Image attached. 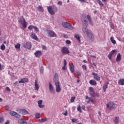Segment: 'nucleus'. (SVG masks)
<instances>
[{"mask_svg":"<svg viewBox=\"0 0 124 124\" xmlns=\"http://www.w3.org/2000/svg\"><path fill=\"white\" fill-rule=\"evenodd\" d=\"M47 10L49 13L51 15H54L58 11V8L56 6H49L47 7Z\"/></svg>","mask_w":124,"mask_h":124,"instance_id":"obj_1","label":"nucleus"},{"mask_svg":"<svg viewBox=\"0 0 124 124\" xmlns=\"http://www.w3.org/2000/svg\"><path fill=\"white\" fill-rule=\"evenodd\" d=\"M62 26L63 28H65V29H68V30H74V27L73 26L68 22H63L62 23Z\"/></svg>","mask_w":124,"mask_h":124,"instance_id":"obj_2","label":"nucleus"},{"mask_svg":"<svg viewBox=\"0 0 124 124\" xmlns=\"http://www.w3.org/2000/svg\"><path fill=\"white\" fill-rule=\"evenodd\" d=\"M21 18L22 19L18 20V22H19V23H21V24L22 25L23 28H24V29H26L27 22L26 21V20L24 18V16H22Z\"/></svg>","mask_w":124,"mask_h":124,"instance_id":"obj_3","label":"nucleus"},{"mask_svg":"<svg viewBox=\"0 0 124 124\" xmlns=\"http://www.w3.org/2000/svg\"><path fill=\"white\" fill-rule=\"evenodd\" d=\"M107 108H108L109 110H111L112 109H115V107L114 105V104L113 103V102H109L107 104Z\"/></svg>","mask_w":124,"mask_h":124,"instance_id":"obj_4","label":"nucleus"},{"mask_svg":"<svg viewBox=\"0 0 124 124\" xmlns=\"http://www.w3.org/2000/svg\"><path fill=\"white\" fill-rule=\"evenodd\" d=\"M61 52L63 55H68L70 53L68 48L66 46H64L61 49Z\"/></svg>","mask_w":124,"mask_h":124,"instance_id":"obj_5","label":"nucleus"},{"mask_svg":"<svg viewBox=\"0 0 124 124\" xmlns=\"http://www.w3.org/2000/svg\"><path fill=\"white\" fill-rule=\"evenodd\" d=\"M24 48L27 49H30L31 47V44L30 42H27L25 44L23 45Z\"/></svg>","mask_w":124,"mask_h":124,"instance_id":"obj_6","label":"nucleus"},{"mask_svg":"<svg viewBox=\"0 0 124 124\" xmlns=\"http://www.w3.org/2000/svg\"><path fill=\"white\" fill-rule=\"evenodd\" d=\"M89 94L92 96V97L94 96L95 92L94 90L93 89V87H89Z\"/></svg>","mask_w":124,"mask_h":124,"instance_id":"obj_7","label":"nucleus"},{"mask_svg":"<svg viewBox=\"0 0 124 124\" xmlns=\"http://www.w3.org/2000/svg\"><path fill=\"white\" fill-rule=\"evenodd\" d=\"M55 85L56 86V91L57 93H60L61 91V88L60 87L59 82H55Z\"/></svg>","mask_w":124,"mask_h":124,"instance_id":"obj_8","label":"nucleus"},{"mask_svg":"<svg viewBox=\"0 0 124 124\" xmlns=\"http://www.w3.org/2000/svg\"><path fill=\"white\" fill-rule=\"evenodd\" d=\"M92 75L93 76V78L94 80L97 81H99L100 80V77L98 76L97 73H92Z\"/></svg>","mask_w":124,"mask_h":124,"instance_id":"obj_9","label":"nucleus"},{"mask_svg":"<svg viewBox=\"0 0 124 124\" xmlns=\"http://www.w3.org/2000/svg\"><path fill=\"white\" fill-rule=\"evenodd\" d=\"M43 55L42 52L40 50H37L35 53H34V55L35 57L39 58L41 56H42Z\"/></svg>","mask_w":124,"mask_h":124,"instance_id":"obj_10","label":"nucleus"},{"mask_svg":"<svg viewBox=\"0 0 124 124\" xmlns=\"http://www.w3.org/2000/svg\"><path fill=\"white\" fill-rule=\"evenodd\" d=\"M49 91L52 94L55 93V90L54 89V88L52 86V85L51 84V82H49Z\"/></svg>","mask_w":124,"mask_h":124,"instance_id":"obj_11","label":"nucleus"},{"mask_svg":"<svg viewBox=\"0 0 124 124\" xmlns=\"http://www.w3.org/2000/svg\"><path fill=\"white\" fill-rule=\"evenodd\" d=\"M28 29L30 31H32V30H33V29H34V30L35 31H39L38 28L37 27L34 26H32V25H30L28 27Z\"/></svg>","mask_w":124,"mask_h":124,"instance_id":"obj_12","label":"nucleus"},{"mask_svg":"<svg viewBox=\"0 0 124 124\" xmlns=\"http://www.w3.org/2000/svg\"><path fill=\"white\" fill-rule=\"evenodd\" d=\"M87 34L88 36H89V37L90 38L91 40H92V41H94V38L92 32H87Z\"/></svg>","mask_w":124,"mask_h":124,"instance_id":"obj_13","label":"nucleus"},{"mask_svg":"<svg viewBox=\"0 0 124 124\" xmlns=\"http://www.w3.org/2000/svg\"><path fill=\"white\" fill-rule=\"evenodd\" d=\"M117 51V50L116 49H114V50H113L111 51L110 53H109V54H108V58L109 60H111V58H112V56L113 55H114L116 52Z\"/></svg>","mask_w":124,"mask_h":124,"instance_id":"obj_14","label":"nucleus"},{"mask_svg":"<svg viewBox=\"0 0 124 124\" xmlns=\"http://www.w3.org/2000/svg\"><path fill=\"white\" fill-rule=\"evenodd\" d=\"M54 82L55 83L58 82L59 83V76L57 73H55L54 75V78H53Z\"/></svg>","mask_w":124,"mask_h":124,"instance_id":"obj_15","label":"nucleus"},{"mask_svg":"<svg viewBox=\"0 0 124 124\" xmlns=\"http://www.w3.org/2000/svg\"><path fill=\"white\" fill-rule=\"evenodd\" d=\"M29 81V79L27 78H21L20 80L19 81V83H26Z\"/></svg>","mask_w":124,"mask_h":124,"instance_id":"obj_16","label":"nucleus"},{"mask_svg":"<svg viewBox=\"0 0 124 124\" xmlns=\"http://www.w3.org/2000/svg\"><path fill=\"white\" fill-rule=\"evenodd\" d=\"M87 20H88V22L91 26H93V22L92 21V18L89 15H87L86 16Z\"/></svg>","mask_w":124,"mask_h":124,"instance_id":"obj_17","label":"nucleus"},{"mask_svg":"<svg viewBox=\"0 0 124 124\" xmlns=\"http://www.w3.org/2000/svg\"><path fill=\"white\" fill-rule=\"evenodd\" d=\"M89 83L92 86H96L97 85V82L93 79H91L89 81Z\"/></svg>","mask_w":124,"mask_h":124,"instance_id":"obj_18","label":"nucleus"},{"mask_svg":"<svg viewBox=\"0 0 124 124\" xmlns=\"http://www.w3.org/2000/svg\"><path fill=\"white\" fill-rule=\"evenodd\" d=\"M118 84L120 86H124V78H121L118 80Z\"/></svg>","mask_w":124,"mask_h":124,"instance_id":"obj_19","label":"nucleus"},{"mask_svg":"<svg viewBox=\"0 0 124 124\" xmlns=\"http://www.w3.org/2000/svg\"><path fill=\"white\" fill-rule=\"evenodd\" d=\"M121 59H122V57H121V53H118L116 59V62H119L121 61Z\"/></svg>","mask_w":124,"mask_h":124,"instance_id":"obj_20","label":"nucleus"},{"mask_svg":"<svg viewBox=\"0 0 124 124\" xmlns=\"http://www.w3.org/2000/svg\"><path fill=\"white\" fill-rule=\"evenodd\" d=\"M75 37L77 39L78 42L80 43L81 42L80 37L78 34H75Z\"/></svg>","mask_w":124,"mask_h":124,"instance_id":"obj_21","label":"nucleus"},{"mask_svg":"<svg viewBox=\"0 0 124 124\" xmlns=\"http://www.w3.org/2000/svg\"><path fill=\"white\" fill-rule=\"evenodd\" d=\"M31 37L32 39H34V40H37L38 39L37 37L35 35V34L33 32H32L31 35Z\"/></svg>","mask_w":124,"mask_h":124,"instance_id":"obj_22","label":"nucleus"},{"mask_svg":"<svg viewBox=\"0 0 124 124\" xmlns=\"http://www.w3.org/2000/svg\"><path fill=\"white\" fill-rule=\"evenodd\" d=\"M39 88V86L38 84L37 80L35 79V90H38Z\"/></svg>","mask_w":124,"mask_h":124,"instance_id":"obj_23","label":"nucleus"},{"mask_svg":"<svg viewBox=\"0 0 124 124\" xmlns=\"http://www.w3.org/2000/svg\"><path fill=\"white\" fill-rule=\"evenodd\" d=\"M55 33L53 31H50L48 32V36L50 37H54L55 36Z\"/></svg>","mask_w":124,"mask_h":124,"instance_id":"obj_24","label":"nucleus"},{"mask_svg":"<svg viewBox=\"0 0 124 124\" xmlns=\"http://www.w3.org/2000/svg\"><path fill=\"white\" fill-rule=\"evenodd\" d=\"M28 113H29V112L25 109H23L22 110L21 114H22V115H27V114H28Z\"/></svg>","mask_w":124,"mask_h":124,"instance_id":"obj_25","label":"nucleus"},{"mask_svg":"<svg viewBox=\"0 0 124 124\" xmlns=\"http://www.w3.org/2000/svg\"><path fill=\"white\" fill-rule=\"evenodd\" d=\"M108 83L106 84H104L103 87V90L104 92H106L107 89L108 88Z\"/></svg>","mask_w":124,"mask_h":124,"instance_id":"obj_26","label":"nucleus"},{"mask_svg":"<svg viewBox=\"0 0 124 124\" xmlns=\"http://www.w3.org/2000/svg\"><path fill=\"white\" fill-rule=\"evenodd\" d=\"M9 113H10V115L14 117H15V115L16 114V112L14 111H11Z\"/></svg>","mask_w":124,"mask_h":124,"instance_id":"obj_27","label":"nucleus"},{"mask_svg":"<svg viewBox=\"0 0 124 124\" xmlns=\"http://www.w3.org/2000/svg\"><path fill=\"white\" fill-rule=\"evenodd\" d=\"M110 41H111V42H112V43L113 44H116V41L114 39V37L113 36L111 37L110 38Z\"/></svg>","mask_w":124,"mask_h":124,"instance_id":"obj_28","label":"nucleus"},{"mask_svg":"<svg viewBox=\"0 0 124 124\" xmlns=\"http://www.w3.org/2000/svg\"><path fill=\"white\" fill-rule=\"evenodd\" d=\"M114 122L115 123V124H117L119 123V117H118L117 116L115 117V119L114 120Z\"/></svg>","mask_w":124,"mask_h":124,"instance_id":"obj_29","label":"nucleus"},{"mask_svg":"<svg viewBox=\"0 0 124 124\" xmlns=\"http://www.w3.org/2000/svg\"><path fill=\"white\" fill-rule=\"evenodd\" d=\"M77 110H78V111L79 112H80V113L82 112V110H81V106H80V105H78V106Z\"/></svg>","mask_w":124,"mask_h":124,"instance_id":"obj_30","label":"nucleus"},{"mask_svg":"<svg viewBox=\"0 0 124 124\" xmlns=\"http://www.w3.org/2000/svg\"><path fill=\"white\" fill-rule=\"evenodd\" d=\"M0 49L1 50H5V46L4 44H2L0 46Z\"/></svg>","mask_w":124,"mask_h":124,"instance_id":"obj_31","label":"nucleus"},{"mask_svg":"<svg viewBox=\"0 0 124 124\" xmlns=\"http://www.w3.org/2000/svg\"><path fill=\"white\" fill-rule=\"evenodd\" d=\"M70 69L72 73L74 72V65L70 66Z\"/></svg>","mask_w":124,"mask_h":124,"instance_id":"obj_32","label":"nucleus"},{"mask_svg":"<svg viewBox=\"0 0 124 124\" xmlns=\"http://www.w3.org/2000/svg\"><path fill=\"white\" fill-rule=\"evenodd\" d=\"M21 47V44L19 43H17L16 46H15V48L16 49H19L20 47Z\"/></svg>","mask_w":124,"mask_h":124,"instance_id":"obj_33","label":"nucleus"},{"mask_svg":"<svg viewBox=\"0 0 124 124\" xmlns=\"http://www.w3.org/2000/svg\"><path fill=\"white\" fill-rule=\"evenodd\" d=\"M38 9L39 10L40 12H43L44 9L41 6H39Z\"/></svg>","mask_w":124,"mask_h":124,"instance_id":"obj_34","label":"nucleus"},{"mask_svg":"<svg viewBox=\"0 0 124 124\" xmlns=\"http://www.w3.org/2000/svg\"><path fill=\"white\" fill-rule=\"evenodd\" d=\"M24 122V119H20L18 121V123L19 124H21L22 123H23Z\"/></svg>","mask_w":124,"mask_h":124,"instance_id":"obj_35","label":"nucleus"},{"mask_svg":"<svg viewBox=\"0 0 124 124\" xmlns=\"http://www.w3.org/2000/svg\"><path fill=\"white\" fill-rule=\"evenodd\" d=\"M15 117L17 118H20L21 117V115L16 112V114Z\"/></svg>","mask_w":124,"mask_h":124,"instance_id":"obj_36","label":"nucleus"},{"mask_svg":"<svg viewBox=\"0 0 124 124\" xmlns=\"http://www.w3.org/2000/svg\"><path fill=\"white\" fill-rule=\"evenodd\" d=\"M41 115L40 113H36L35 114V117L37 119H39L40 118Z\"/></svg>","mask_w":124,"mask_h":124,"instance_id":"obj_37","label":"nucleus"},{"mask_svg":"<svg viewBox=\"0 0 124 124\" xmlns=\"http://www.w3.org/2000/svg\"><path fill=\"white\" fill-rule=\"evenodd\" d=\"M4 121V119H3V117H2V116H0V123L2 124Z\"/></svg>","mask_w":124,"mask_h":124,"instance_id":"obj_38","label":"nucleus"},{"mask_svg":"<svg viewBox=\"0 0 124 124\" xmlns=\"http://www.w3.org/2000/svg\"><path fill=\"white\" fill-rule=\"evenodd\" d=\"M94 96H93V97H92V98H94V97H100V96H99V95L98 94V93H94Z\"/></svg>","mask_w":124,"mask_h":124,"instance_id":"obj_39","label":"nucleus"},{"mask_svg":"<svg viewBox=\"0 0 124 124\" xmlns=\"http://www.w3.org/2000/svg\"><path fill=\"white\" fill-rule=\"evenodd\" d=\"M97 2L101 6H103L104 5L100 0H97Z\"/></svg>","mask_w":124,"mask_h":124,"instance_id":"obj_40","label":"nucleus"},{"mask_svg":"<svg viewBox=\"0 0 124 124\" xmlns=\"http://www.w3.org/2000/svg\"><path fill=\"white\" fill-rule=\"evenodd\" d=\"M75 98H76V97L75 96L72 97L71 99H70L71 102V103H74V101L75 100Z\"/></svg>","mask_w":124,"mask_h":124,"instance_id":"obj_41","label":"nucleus"},{"mask_svg":"<svg viewBox=\"0 0 124 124\" xmlns=\"http://www.w3.org/2000/svg\"><path fill=\"white\" fill-rule=\"evenodd\" d=\"M22 109H20V108H17L16 109V111L18 112V113H20V114H22Z\"/></svg>","mask_w":124,"mask_h":124,"instance_id":"obj_42","label":"nucleus"},{"mask_svg":"<svg viewBox=\"0 0 124 124\" xmlns=\"http://www.w3.org/2000/svg\"><path fill=\"white\" fill-rule=\"evenodd\" d=\"M46 121H47V119H41V120H40V122H41V123H44V122H46Z\"/></svg>","mask_w":124,"mask_h":124,"instance_id":"obj_43","label":"nucleus"},{"mask_svg":"<svg viewBox=\"0 0 124 124\" xmlns=\"http://www.w3.org/2000/svg\"><path fill=\"white\" fill-rule=\"evenodd\" d=\"M63 115L66 116L68 114V111L67 110H66L65 112L63 113Z\"/></svg>","mask_w":124,"mask_h":124,"instance_id":"obj_44","label":"nucleus"},{"mask_svg":"<svg viewBox=\"0 0 124 124\" xmlns=\"http://www.w3.org/2000/svg\"><path fill=\"white\" fill-rule=\"evenodd\" d=\"M38 107L40 108H43L44 107V105L40 104V105H38Z\"/></svg>","mask_w":124,"mask_h":124,"instance_id":"obj_45","label":"nucleus"},{"mask_svg":"<svg viewBox=\"0 0 124 124\" xmlns=\"http://www.w3.org/2000/svg\"><path fill=\"white\" fill-rule=\"evenodd\" d=\"M42 100H40L38 101V105H41L42 104Z\"/></svg>","mask_w":124,"mask_h":124,"instance_id":"obj_46","label":"nucleus"},{"mask_svg":"<svg viewBox=\"0 0 124 124\" xmlns=\"http://www.w3.org/2000/svg\"><path fill=\"white\" fill-rule=\"evenodd\" d=\"M43 71H44V67L43 66H41L40 69L41 73H43Z\"/></svg>","mask_w":124,"mask_h":124,"instance_id":"obj_47","label":"nucleus"},{"mask_svg":"<svg viewBox=\"0 0 124 124\" xmlns=\"http://www.w3.org/2000/svg\"><path fill=\"white\" fill-rule=\"evenodd\" d=\"M42 49H43V50H46V46H43Z\"/></svg>","mask_w":124,"mask_h":124,"instance_id":"obj_48","label":"nucleus"},{"mask_svg":"<svg viewBox=\"0 0 124 124\" xmlns=\"http://www.w3.org/2000/svg\"><path fill=\"white\" fill-rule=\"evenodd\" d=\"M71 41L69 40H66V44H70Z\"/></svg>","mask_w":124,"mask_h":124,"instance_id":"obj_49","label":"nucleus"},{"mask_svg":"<svg viewBox=\"0 0 124 124\" xmlns=\"http://www.w3.org/2000/svg\"><path fill=\"white\" fill-rule=\"evenodd\" d=\"M82 67L85 71L87 70V67L85 65H83Z\"/></svg>","mask_w":124,"mask_h":124,"instance_id":"obj_50","label":"nucleus"},{"mask_svg":"<svg viewBox=\"0 0 124 124\" xmlns=\"http://www.w3.org/2000/svg\"><path fill=\"white\" fill-rule=\"evenodd\" d=\"M14 86L16 87V86H18V81H16L14 84Z\"/></svg>","mask_w":124,"mask_h":124,"instance_id":"obj_51","label":"nucleus"},{"mask_svg":"<svg viewBox=\"0 0 124 124\" xmlns=\"http://www.w3.org/2000/svg\"><path fill=\"white\" fill-rule=\"evenodd\" d=\"M76 73L77 74V75H78V76H81V73H80V72H79V71H77V72H76Z\"/></svg>","mask_w":124,"mask_h":124,"instance_id":"obj_52","label":"nucleus"},{"mask_svg":"<svg viewBox=\"0 0 124 124\" xmlns=\"http://www.w3.org/2000/svg\"><path fill=\"white\" fill-rule=\"evenodd\" d=\"M62 70L63 71H65L66 70V66L65 65H63L62 67Z\"/></svg>","mask_w":124,"mask_h":124,"instance_id":"obj_53","label":"nucleus"},{"mask_svg":"<svg viewBox=\"0 0 124 124\" xmlns=\"http://www.w3.org/2000/svg\"><path fill=\"white\" fill-rule=\"evenodd\" d=\"M6 90L8 92L11 91L10 88H9V87H6Z\"/></svg>","mask_w":124,"mask_h":124,"instance_id":"obj_54","label":"nucleus"},{"mask_svg":"<svg viewBox=\"0 0 124 124\" xmlns=\"http://www.w3.org/2000/svg\"><path fill=\"white\" fill-rule=\"evenodd\" d=\"M63 66H66V64H67V62H66V61L65 60H64V61H63Z\"/></svg>","mask_w":124,"mask_h":124,"instance_id":"obj_55","label":"nucleus"},{"mask_svg":"<svg viewBox=\"0 0 124 124\" xmlns=\"http://www.w3.org/2000/svg\"><path fill=\"white\" fill-rule=\"evenodd\" d=\"M90 101L92 102V103H93L94 102V100L92 98V97H90V99H89Z\"/></svg>","mask_w":124,"mask_h":124,"instance_id":"obj_56","label":"nucleus"},{"mask_svg":"<svg viewBox=\"0 0 124 124\" xmlns=\"http://www.w3.org/2000/svg\"><path fill=\"white\" fill-rule=\"evenodd\" d=\"M77 121V120L76 119H72V123H74Z\"/></svg>","mask_w":124,"mask_h":124,"instance_id":"obj_57","label":"nucleus"},{"mask_svg":"<svg viewBox=\"0 0 124 124\" xmlns=\"http://www.w3.org/2000/svg\"><path fill=\"white\" fill-rule=\"evenodd\" d=\"M63 37L64 38H68V35L67 34H64L63 35Z\"/></svg>","mask_w":124,"mask_h":124,"instance_id":"obj_58","label":"nucleus"},{"mask_svg":"<svg viewBox=\"0 0 124 124\" xmlns=\"http://www.w3.org/2000/svg\"><path fill=\"white\" fill-rule=\"evenodd\" d=\"M81 108H82V110H85V106H84V105H82V107H81Z\"/></svg>","mask_w":124,"mask_h":124,"instance_id":"obj_59","label":"nucleus"},{"mask_svg":"<svg viewBox=\"0 0 124 124\" xmlns=\"http://www.w3.org/2000/svg\"><path fill=\"white\" fill-rule=\"evenodd\" d=\"M9 123H10L9 120H7L4 124H9Z\"/></svg>","mask_w":124,"mask_h":124,"instance_id":"obj_60","label":"nucleus"},{"mask_svg":"<svg viewBox=\"0 0 124 124\" xmlns=\"http://www.w3.org/2000/svg\"><path fill=\"white\" fill-rule=\"evenodd\" d=\"M83 23H84V24H87L88 22L87 21L86 19H85L83 21Z\"/></svg>","mask_w":124,"mask_h":124,"instance_id":"obj_61","label":"nucleus"},{"mask_svg":"<svg viewBox=\"0 0 124 124\" xmlns=\"http://www.w3.org/2000/svg\"><path fill=\"white\" fill-rule=\"evenodd\" d=\"M58 4L62 5V1L58 2Z\"/></svg>","mask_w":124,"mask_h":124,"instance_id":"obj_62","label":"nucleus"},{"mask_svg":"<svg viewBox=\"0 0 124 124\" xmlns=\"http://www.w3.org/2000/svg\"><path fill=\"white\" fill-rule=\"evenodd\" d=\"M98 115H99V116H101V111H99L98 112Z\"/></svg>","mask_w":124,"mask_h":124,"instance_id":"obj_63","label":"nucleus"},{"mask_svg":"<svg viewBox=\"0 0 124 124\" xmlns=\"http://www.w3.org/2000/svg\"><path fill=\"white\" fill-rule=\"evenodd\" d=\"M21 124H27V122L26 121H24L23 122V123H22Z\"/></svg>","mask_w":124,"mask_h":124,"instance_id":"obj_64","label":"nucleus"}]
</instances>
